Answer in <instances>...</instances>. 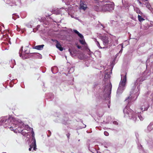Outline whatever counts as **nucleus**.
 <instances>
[{
  "mask_svg": "<svg viewBox=\"0 0 153 153\" xmlns=\"http://www.w3.org/2000/svg\"><path fill=\"white\" fill-rule=\"evenodd\" d=\"M13 124L16 126V127H18L20 128H23L25 127L26 129L28 131L30 129V128L28 125H25L20 120H17L16 118L13 119Z\"/></svg>",
  "mask_w": 153,
  "mask_h": 153,
  "instance_id": "nucleus-1",
  "label": "nucleus"
},
{
  "mask_svg": "<svg viewBox=\"0 0 153 153\" xmlns=\"http://www.w3.org/2000/svg\"><path fill=\"white\" fill-rule=\"evenodd\" d=\"M102 11H110L114 10V5L113 4H106L102 6Z\"/></svg>",
  "mask_w": 153,
  "mask_h": 153,
  "instance_id": "nucleus-2",
  "label": "nucleus"
},
{
  "mask_svg": "<svg viewBox=\"0 0 153 153\" xmlns=\"http://www.w3.org/2000/svg\"><path fill=\"white\" fill-rule=\"evenodd\" d=\"M128 117L134 121H136L137 119L139 118L140 121H142L144 119V117L143 115H128Z\"/></svg>",
  "mask_w": 153,
  "mask_h": 153,
  "instance_id": "nucleus-3",
  "label": "nucleus"
},
{
  "mask_svg": "<svg viewBox=\"0 0 153 153\" xmlns=\"http://www.w3.org/2000/svg\"><path fill=\"white\" fill-rule=\"evenodd\" d=\"M101 38L104 45H108L109 43V38L107 36H102Z\"/></svg>",
  "mask_w": 153,
  "mask_h": 153,
  "instance_id": "nucleus-4",
  "label": "nucleus"
},
{
  "mask_svg": "<svg viewBox=\"0 0 153 153\" xmlns=\"http://www.w3.org/2000/svg\"><path fill=\"white\" fill-rule=\"evenodd\" d=\"M126 75H125L124 76L123 79L122 80H121L120 82L119 85V86L123 87H125V86L126 85Z\"/></svg>",
  "mask_w": 153,
  "mask_h": 153,
  "instance_id": "nucleus-5",
  "label": "nucleus"
},
{
  "mask_svg": "<svg viewBox=\"0 0 153 153\" xmlns=\"http://www.w3.org/2000/svg\"><path fill=\"white\" fill-rule=\"evenodd\" d=\"M30 148L29 149V150L30 151L33 148V149L34 150H36V140H34L33 142H32L31 144L30 145Z\"/></svg>",
  "mask_w": 153,
  "mask_h": 153,
  "instance_id": "nucleus-6",
  "label": "nucleus"
},
{
  "mask_svg": "<svg viewBox=\"0 0 153 153\" xmlns=\"http://www.w3.org/2000/svg\"><path fill=\"white\" fill-rule=\"evenodd\" d=\"M131 109L126 106L124 109L123 111L124 114L128 115L131 114Z\"/></svg>",
  "mask_w": 153,
  "mask_h": 153,
  "instance_id": "nucleus-7",
  "label": "nucleus"
},
{
  "mask_svg": "<svg viewBox=\"0 0 153 153\" xmlns=\"http://www.w3.org/2000/svg\"><path fill=\"white\" fill-rule=\"evenodd\" d=\"M8 31L7 30H5L3 31V34L2 39L4 40H8L9 39V36L7 34V33H8Z\"/></svg>",
  "mask_w": 153,
  "mask_h": 153,
  "instance_id": "nucleus-8",
  "label": "nucleus"
},
{
  "mask_svg": "<svg viewBox=\"0 0 153 153\" xmlns=\"http://www.w3.org/2000/svg\"><path fill=\"white\" fill-rule=\"evenodd\" d=\"M149 107L148 106H147L146 107H145V105H142V107L140 108H138L137 109V113H140V111H140L141 110H142V111L143 112V111H146L148 109V108Z\"/></svg>",
  "mask_w": 153,
  "mask_h": 153,
  "instance_id": "nucleus-9",
  "label": "nucleus"
},
{
  "mask_svg": "<svg viewBox=\"0 0 153 153\" xmlns=\"http://www.w3.org/2000/svg\"><path fill=\"white\" fill-rule=\"evenodd\" d=\"M124 89V87L119 86L117 92V94L118 95H119L123 93Z\"/></svg>",
  "mask_w": 153,
  "mask_h": 153,
  "instance_id": "nucleus-10",
  "label": "nucleus"
},
{
  "mask_svg": "<svg viewBox=\"0 0 153 153\" xmlns=\"http://www.w3.org/2000/svg\"><path fill=\"white\" fill-rule=\"evenodd\" d=\"M152 129H153V122H152L148 126L146 131L147 132H149Z\"/></svg>",
  "mask_w": 153,
  "mask_h": 153,
  "instance_id": "nucleus-11",
  "label": "nucleus"
},
{
  "mask_svg": "<svg viewBox=\"0 0 153 153\" xmlns=\"http://www.w3.org/2000/svg\"><path fill=\"white\" fill-rule=\"evenodd\" d=\"M44 46V45H36L34 46V48L37 50H41L43 49Z\"/></svg>",
  "mask_w": 153,
  "mask_h": 153,
  "instance_id": "nucleus-12",
  "label": "nucleus"
},
{
  "mask_svg": "<svg viewBox=\"0 0 153 153\" xmlns=\"http://www.w3.org/2000/svg\"><path fill=\"white\" fill-rule=\"evenodd\" d=\"M74 32L81 39H83V36L81 34V33H80L78 31H77L76 30H74Z\"/></svg>",
  "mask_w": 153,
  "mask_h": 153,
  "instance_id": "nucleus-13",
  "label": "nucleus"
},
{
  "mask_svg": "<svg viewBox=\"0 0 153 153\" xmlns=\"http://www.w3.org/2000/svg\"><path fill=\"white\" fill-rule=\"evenodd\" d=\"M94 10L97 11H102L101 6H94Z\"/></svg>",
  "mask_w": 153,
  "mask_h": 153,
  "instance_id": "nucleus-14",
  "label": "nucleus"
},
{
  "mask_svg": "<svg viewBox=\"0 0 153 153\" xmlns=\"http://www.w3.org/2000/svg\"><path fill=\"white\" fill-rule=\"evenodd\" d=\"M56 47L61 51H62L63 50V48L61 46V45L59 43L56 44Z\"/></svg>",
  "mask_w": 153,
  "mask_h": 153,
  "instance_id": "nucleus-15",
  "label": "nucleus"
},
{
  "mask_svg": "<svg viewBox=\"0 0 153 153\" xmlns=\"http://www.w3.org/2000/svg\"><path fill=\"white\" fill-rule=\"evenodd\" d=\"M134 10L138 14H141L142 13L139 8L138 7H136L134 8Z\"/></svg>",
  "mask_w": 153,
  "mask_h": 153,
  "instance_id": "nucleus-16",
  "label": "nucleus"
},
{
  "mask_svg": "<svg viewBox=\"0 0 153 153\" xmlns=\"http://www.w3.org/2000/svg\"><path fill=\"white\" fill-rule=\"evenodd\" d=\"M107 86L108 88V91H110V92L111 91V88H112V85L110 83H108L107 84Z\"/></svg>",
  "mask_w": 153,
  "mask_h": 153,
  "instance_id": "nucleus-17",
  "label": "nucleus"
},
{
  "mask_svg": "<svg viewBox=\"0 0 153 153\" xmlns=\"http://www.w3.org/2000/svg\"><path fill=\"white\" fill-rule=\"evenodd\" d=\"M30 129H31L30 128ZM31 129L32 136V137L33 142L34 141V140H35V137H34V133L33 131V128H31Z\"/></svg>",
  "mask_w": 153,
  "mask_h": 153,
  "instance_id": "nucleus-18",
  "label": "nucleus"
},
{
  "mask_svg": "<svg viewBox=\"0 0 153 153\" xmlns=\"http://www.w3.org/2000/svg\"><path fill=\"white\" fill-rule=\"evenodd\" d=\"M138 20L140 22H141L144 20V19L143 18H142V17L141 16H140V15H138Z\"/></svg>",
  "mask_w": 153,
  "mask_h": 153,
  "instance_id": "nucleus-19",
  "label": "nucleus"
},
{
  "mask_svg": "<svg viewBox=\"0 0 153 153\" xmlns=\"http://www.w3.org/2000/svg\"><path fill=\"white\" fill-rule=\"evenodd\" d=\"M84 5H85V6L83 5V4L82 5V4H81L80 5V7L81 8H82L84 10H86V9L87 8V7H86V5L84 4Z\"/></svg>",
  "mask_w": 153,
  "mask_h": 153,
  "instance_id": "nucleus-20",
  "label": "nucleus"
},
{
  "mask_svg": "<svg viewBox=\"0 0 153 153\" xmlns=\"http://www.w3.org/2000/svg\"><path fill=\"white\" fill-rule=\"evenodd\" d=\"M79 41L80 43L82 45H85V40L84 38L83 39H81Z\"/></svg>",
  "mask_w": 153,
  "mask_h": 153,
  "instance_id": "nucleus-21",
  "label": "nucleus"
},
{
  "mask_svg": "<svg viewBox=\"0 0 153 153\" xmlns=\"http://www.w3.org/2000/svg\"><path fill=\"white\" fill-rule=\"evenodd\" d=\"M138 149H140V150H142V151H143V147H142V145H138Z\"/></svg>",
  "mask_w": 153,
  "mask_h": 153,
  "instance_id": "nucleus-22",
  "label": "nucleus"
},
{
  "mask_svg": "<svg viewBox=\"0 0 153 153\" xmlns=\"http://www.w3.org/2000/svg\"><path fill=\"white\" fill-rule=\"evenodd\" d=\"M104 134L105 136H108L109 135L108 133L106 131H105Z\"/></svg>",
  "mask_w": 153,
  "mask_h": 153,
  "instance_id": "nucleus-23",
  "label": "nucleus"
},
{
  "mask_svg": "<svg viewBox=\"0 0 153 153\" xmlns=\"http://www.w3.org/2000/svg\"><path fill=\"white\" fill-rule=\"evenodd\" d=\"M52 40L53 42H56V44H57V43H59V42L57 40H55V39L54 40L52 39Z\"/></svg>",
  "mask_w": 153,
  "mask_h": 153,
  "instance_id": "nucleus-24",
  "label": "nucleus"
},
{
  "mask_svg": "<svg viewBox=\"0 0 153 153\" xmlns=\"http://www.w3.org/2000/svg\"><path fill=\"white\" fill-rule=\"evenodd\" d=\"M21 50L22 51V47H21V49L20 50ZM20 51L19 52V56L20 57H21L22 56V54L21 53H20Z\"/></svg>",
  "mask_w": 153,
  "mask_h": 153,
  "instance_id": "nucleus-25",
  "label": "nucleus"
},
{
  "mask_svg": "<svg viewBox=\"0 0 153 153\" xmlns=\"http://www.w3.org/2000/svg\"><path fill=\"white\" fill-rule=\"evenodd\" d=\"M70 135V134L69 133H68V134H66V136H67V137L68 138V139H69Z\"/></svg>",
  "mask_w": 153,
  "mask_h": 153,
  "instance_id": "nucleus-26",
  "label": "nucleus"
},
{
  "mask_svg": "<svg viewBox=\"0 0 153 153\" xmlns=\"http://www.w3.org/2000/svg\"><path fill=\"white\" fill-rule=\"evenodd\" d=\"M146 7L149 9H150L151 7V6L149 4H147Z\"/></svg>",
  "mask_w": 153,
  "mask_h": 153,
  "instance_id": "nucleus-27",
  "label": "nucleus"
},
{
  "mask_svg": "<svg viewBox=\"0 0 153 153\" xmlns=\"http://www.w3.org/2000/svg\"><path fill=\"white\" fill-rule=\"evenodd\" d=\"M68 51L69 52H70V54L72 55H73V54H72V51H71V49H69L68 50Z\"/></svg>",
  "mask_w": 153,
  "mask_h": 153,
  "instance_id": "nucleus-28",
  "label": "nucleus"
},
{
  "mask_svg": "<svg viewBox=\"0 0 153 153\" xmlns=\"http://www.w3.org/2000/svg\"><path fill=\"white\" fill-rule=\"evenodd\" d=\"M77 47L78 49H80L81 48V46H79V45H78L77 46Z\"/></svg>",
  "mask_w": 153,
  "mask_h": 153,
  "instance_id": "nucleus-29",
  "label": "nucleus"
},
{
  "mask_svg": "<svg viewBox=\"0 0 153 153\" xmlns=\"http://www.w3.org/2000/svg\"><path fill=\"white\" fill-rule=\"evenodd\" d=\"M113 123L114 124L117 125V123L116 121H114L113 122Z\"/></svg>",
  "mask_w": 153,
  "mask_h": 153,
  "instance_id": "nucleus-30",
  "label": "nucleus"
},
{
  "mask_svg": "<svg viewBox=\"0 0 153 153\" xmlns=\"http://www.w3.org/2000/svg\"><path fill=\"white\" fill-rule=\"evenodd\" d=\"M97 45L98 47L100 46V45L98 42H97Z\"/></svg>",
  "mask_w": 153,
  "mask_h": 153,
  "instance_id": "nucleus-31",
  "label": "nucleus"
},
{
  "mask_svg": "<svg viewBox=\"0 0 153 153\" xmlns=\"http://www.w3.org/2000/svg\"><path fill=\"white\" fill-rule=\"evenodd\" d=\"M129 98H130V97H128L126 98V99L125 101H126L127 100H128L129 99Z\"/></svg>",
  "mask_w": 153,
  "mask_h": 153,
  "instance_id": "nucleus-32",
  "label": "nucleus"
},
{
  "mask_svg": "<svg viewBox=\"0 0 153 153\" xmlns=\"http://www.w3.org/2000/svg\"><path fill=\"white\" fill-rule=\"evenodd\" d=\"M86 127V125H84V126L82 127V128H85Z\"/></svg>",
  "mask_w": 153,
  "mask_h": 153,
  "instance_id": "nucleus-33",
  "label": "nucleus"
},
{
  "mask_svg": "<svg viewBox=\"0 0 153 153\" xmlns=\"http://www.w3.org/2000/svg\"><path fill=\"white\" fill-rule=\"evenodd\" d=\"M110 105H108V107L109 108H110Z\"/></svg>",
  "mask_w": 153,
  "mask_h": 153,
  "instance_id": "nucleus-34",
  "label": "nucleus"
},
{
  "mask_svg": "<svg viewBox=\"0 0 153 153\" xmlns=\"http://www.w3.org/2000/svg\"><path fill=\"white\" fill-rule=\"evenodd\" d=\"M23 130L22 131V133H23Z\"/></svg>",
  "mask_w": 153,
  "mask_h": 153,
  "instance_id": "nucleus-35",
  "label": "nucleus"
},
{
  "mask_svg": "<svg viewBox=\"0 0 153 153\" xmlns=\"http://www.w3.org/2000/svg\"><path fill=\"white\" fill-rule=\"evenodd\" d=\"M145 0L146 1H147V0Z\"/></svg>",
  "mask_w": 153,
  "mask_h": 153,
  "instance_id": "nucleus-36",
  "label": "nucleus"
}]
</instances>
